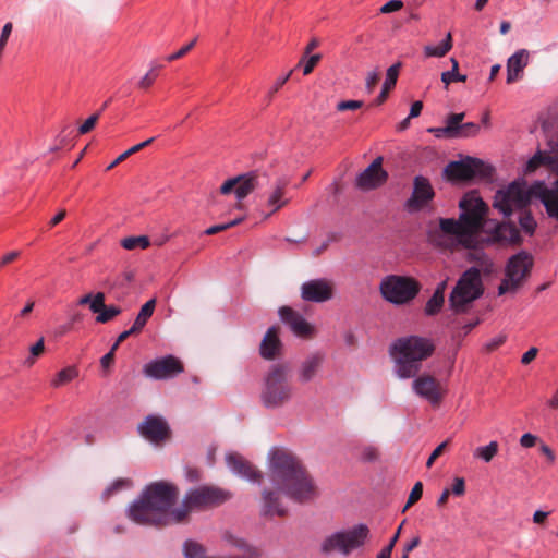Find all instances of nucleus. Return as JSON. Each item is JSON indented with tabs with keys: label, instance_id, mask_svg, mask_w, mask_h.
<instances>
[{
	"label": "nucleus",
	"instance_id": "nucleus-1",
	"mask_svg": "<svg viewBox=\"0 0 558 558\" xmlns=\"http://www.w3.org/2000/svg\"><path fill=\"white\" fill-rule=\"evenodd\" d=\"M268 476L274 486L262 490L263 517L287 515L282 495L296 502L310 501L317 495L314 481L302 461L287 449L277 448L270 452Z\"/></svg>",
	"mask_w": 558,
	"mask_h": 558
},
{
	"label": "nucleus",
	"instance_id": "nucleus-2",
	"mask_svg": "<svg viewBox=\"0 0 558 558\" xmlns=\"http://www.w3.org/2000/svg\"><path fill=\"white\" fill-rule=\"evenodd\" d=\"M461 209L459 219L440 218L439 226L429 228L428 241L438 247L454 248L462 245L473 248L477 243V234L484 229L488 206L472 191L466 193L459 202Z\"/></svg>",
	"mask_w": 558,
	"mask_h": 558
},
{
	"label": "nucleus",
	"instance_id": "nucleus-3",
	"mask_svg": "<svg viewBox=\"0 0 558 558\" xmlns=\"http://www.w3.org/2000/svg\"><path fill=\"white\" fill-rule=\"evenodd\" d=\"M179 494V487L172 483L153 482L129 505L126 517L143 526L163 527L182 523L186 520V509H182V505L173 508Z\"/></svg>",
	"mask_w": 558,
	"mask_h": 558
},
{
	"label": "nucleus",
	"instance_id": "nucleus-4",
	"mask_svg": "<svg viewBox=\"0 0 558 558\" xmlns=\"http://www.w3.org/2000/svg\"><path fill=\"white\" fill-rule=\"evenodd\" d=\"M434 351L435 344L430 339L418 336L399 338L390 349L396 375L401 379L413 378L420 373L422 362Z\"/></svg>",
	"mask_w": 558,
	"mask_h": 558
},
{
	"label": "nucleus",
	"instance_id": "nucleus-5",
	"mask_svg": "<svg viewBox=\"0 0 558 558\" xmlns=\"http://www.w3.org/2000/svg\"><path fill=\"white\" fill-rule=\"evenodd\" d=\"M294 396L290 366L277 363L269 367L263 377L259 391L260 404L267 410L286 407Z\"/></svg>",
	"mask_w": 558,
	"mask_h": 558
},
{
	"label": "nucleus",
	"instance_id": "nucleus-6",
	"mask_svg": "<svg viewBox=\"0 0 558 558\" xmlns=\"http://www.w3.org/2000/svg\"><path fill=\"white\" fill-rule=\"evenodd\" d=\"M484 292L481 271L476 267L465 270L450 293L449 305L454 313H464Z\"/></svg>",
	"mask_w": 558,
	"mask_h": 558
},
{
	"label": "nucleus",
	"instance_id": "nucleus-7",
	"mask_svg": "<svg viewBox=\"0 0 558 558\" xmlns=\"http://www.w3.org/2000/svg\"><path fill=\"white\" fill-rule=\"evenodd\" d=\"M232 493L215 485H202L190 489L183 500L182 509H186V518L192 510L216 508L232 498Z\"/></svg>",
	"mask_w": 558,
	"mask_h": 558
},
{
	"label": "nucleus",
	"instance_id": "nucleus-8",
	"mask_svg": "<svg viewBox=\"0 0 558 558\" xmlns=\"http://www.w3.org/2000/svg\"><path fill=\"white\" fill-rule=\"evenodd\" d=\"M420 290L421 284L416 279L398 275L386 276L379 286L381 296L396 305L409 303L418 294Z\"/></svg>",
	"mask_w": 558,
	"mask_h": 558
},
{
	"label": "nucleus",
	"instance_id": "nucleus-9",
	"mask_svg": "<svg viewBox=\"0 0 558 558\" xmlns=\"http://www.w3.org/2000/svg\"><path fill=\"white\" fill-rule=\"evenodd\" d=\"M534 260L530 253L521 251L511 256L506 265L505 278L498 287L500 295L515 292L529 278Z\"/></svg>",
	"mask_w": 558,
	"mask_h": 558
},
{
	"label": "nucleus",
	"instance_id": "nucleus-10",
	"mask_svg": "<svg viewBox=\"0 0 558 558\" xmlns=\"http://www.w3.org/2000/svg\"><path fill=\"white\" fill-rule=\"evenodd\" d=\"M369 533L365 524H359L351 530L337 532L326 537L320 550L324 554L340 553L348 556L352 550L363 546Z\"/></svg>",
	"mask_w": 558,
	"mask_h": 558
},
{
	"label": "nucleus",
	"instance_id": "nucleus-11",
	"mask_svg": "<svg viewBox=\"0 0 558 558\" xmlns=\"http://www.w3.org/2000/svg\"><path fill=\"white\" fill-rule=\"evenodd\" d=\"M492 174V168L476 158H466L461 161H451L445 168V175L451 181H464L473 178H488Z\"/></svg>",
	"mask_w": 558,
	"mask_h": 558
},
{
	"label": "nucleus",
	"instance_id": "nucleus-12",
	"mask_svg": "<svg viewBox=\"0 0 558 558\" xmlns=\"http://www.w3.org/2000/svg\"><path fill=\"white\" fill-rule=\"evenodd\" d=\"M263 178H266V173L258 170L236 175L222 183L220 193L228 195L233 192L236 198L242 201L262 185Z\"/></svg>",
	"mask_w": 558,
	"mask_h": 558
},
{
	"label": "nucleus",
	"instance_id": "nucleus-13",
	"mask_svg": "<svg viewBox=\"0 0 558 558\" xmlns=\"http://www.w3.org/2000/svg\"><path fill=\"white\" fill-rule=\"evenodd\" d=\"M412 381L413 391L421 398L427 400L432 405H439L442 401L446 389L441 383L430 374L414 376Z\"/></svg>",
	"mask_w": 558,
	"mask_h": 558
},
{
	"label": "nucleus",
	"instance_id": "nucleus-14",
	"mask_svg": "<svg viewBox=\"0 0 558 558\" xmlns=\"http://www.w3.org/2000/svg\"><path fill=\"white\" fill-rule=\"evenodd\" d=\"M183 364L173 355L154 360L143 367L146 377L161 380L173 378L183 372Z\"/></svg>",
	"mask_w": 558,
	"mask_h": 558
},
{
	"label": "nucleus",
	"instance_id": "nucleus-15",
	"mask_svg": "<svg viewBox=\"0 0 558 558\" xmlns=\"http://www.w3.org/2000/svg\"><path fill=\"white\" fill-rule=\"evenodd\" d=\"M485 233L483 243L486 245H518L522 241L519 229L512 222H498L493 229H485Z\"/></svg>",
	"mask_w": 558,
	"mask_h": 558
},
{
	"label": "nucleus",
	"instance_id": "nucleus-16",
	"mask_svg": "<svg viewBox=\"0 0 558 558\" xmlns=\"http://www.w3.org/2000/svg\"><path fill=\"white\" fill-rule=\"evenodd\" d=\"M388 173L383 169V157H377L356 178V186L362 191H371L386 183Z\"/></svg>",
	"mask_w": 558,
	"mask_h": 558
},
{
	"label": "nucleus",
	"instance_id": "nucleus-17",
	"mask_svg": "<svg viewBox=\"0 0 558 558\" xmlns=\"http://www.w3.org/2000/svg\"><path fill=\"white\" fill-rule=\"evenodd\" d=\"M435 196L429 180L422 175H416L413 180V192L407 201L405 207L409 211H418L423 209Z\"/></svg>",
	"mask_w": 558,
	"mask_h": 558
},
{
	"label": "nucleus",
	"instance_id": "nucleus-18",
	"mask_svg": "<svg viewBox=\"0 0 558 558\" xmlns=\"http://www.w3.org/2000/svg\"><path fill=\"white\" fill-rule=\"evenodd\" d=\"M333 295L332 283L326 279H314L306 281L301 287V296L304 301L322 303L330 300Z\"/></svg>",
	"mask_w": 558,
	"mask_h": 558
},
{
	"label": "nucleus",
	"instance_id": "nucleus-19",
	"mask_svg": "<svg viewBox=\"0 0 558 558\" xmlns=\"http://www.w3.org/2000/svg\"><path fill=\"white\" fill-rule=\"evenodd\" d=\"M279 315L283 323H286L292 332L300 338H313L315 328L311 325L300 313L289 306H282L279 310Z\"/></svg>",
	"mask_w": 558,
	"mask_h": 558
},
{
	"label": "nucleus",
	"instance_id": "nucleus-20",
	"mask_svg": "<svg viewBox=\"0 0 558 558\" xmlns=\"http://www.w3.org/2000/svg\"><path fill=\"white\" fill-rule=\"evenodd\" d=\"M140 434L154 444H160L170 436L168 423L160 416L148 415L138 426Z\"/></svg>",
	"mask_w": 558,
	"mask_h": 558
},
{
	"label": "nucleus",
	"instance_id": "nucleus-21",
	"mask_svg": "<svg viewBox=\"0 0 558 558\" xmlns=\"http://www.w3.org/2000/svg\"><path fill=\"white\" fill-rule=\"evenodd\" d=\"M227 464L234 474L252 483H260L263 480V473L248 460L238 453H229L227 456Z\"/></svg>",
	"mask_w": 558,
	"mask_h": 558
},
{
	"label": "nucleus",
	"instance_id": "nucleus-22",
	"mask_svg": "<svg viewBox=\"0 0 558 558\" xmlns=\"http://www.w3.org/2000/svg\"><path fill=\"white\" fill-rule=\"evenodd\" d=\"M279 332L278 326H271L264 335L259 345V354L264 360L274 361L281 355L282 342Z\"/></svg>",
	"mask_w": 558,
	"mask_h": 558
},
{
	"label": "nucleus",
	"instance_id": "nucleus-23",
	"mask_svg": "<svg viewBox=\"0 0 558 558\" xmlns=\"http://www.w3.org/2000/svg\"><path fill=\"white\" fill-rule=\"evenodd\" d=\"M325 362V353L312 352L300 364L298 377L300 383L305 384L314 379Z\"/></svg>",
	"mask_w": 558,
	"mask_h": 558
},
{
	"label": "nucleus",
	"instance_id": "nucleus-24",
	"mask_svg": "<svg viewBox=\"0 0 558 558\" xmlns=\"http://www.w3.org/2000/svg\"><path fill=\"white\" fill-rule=\"evenodd\" d=\"M90 311L98 314L96 316V322L99 324H106L122 313V310L119 306H106L104 292L95 294L93 302H90Z\"/></svg>",
	"mask_w": 558,
	"mask_h": 558
},
{
	"label": "nucleus",
	"instance_id": "nucleus-25",
	"mask_svg": "<svg viewBox=\"0 0 558 558\" xmlns=\"http://www.w3.org/2000/svg\"><path fill=\"white\" fill-rule=\"evenodd\" d=\"M530 53L526 49L514 52L507 61V83L512 84L520 78V74L529 63Z\"/></svg>",
	"mask_w": 558,
	"mask_h": 558
},
{
	"label": "nucleus",
	"instance_id": "nucleus-26",
	"mask_svg": "<svg viewBox=\"0 0 558 558\" xmlns=\"http://www.w3.org/2000/svg\"><path fill=\"white\" fill-rule=\"evenodd\" d=\"M465 117L464 112L460 113H450L447 117L446 125L442 128H430L428 129L429 133H433L436 137H448L453 138V131H456V124L458 122H463Z\"/></svg>",
	"mask_w": 558,
	"mask_h": 558
},
{
	"label": "nucleus",
	"instance_id": "nucleus-27",
	"mask_svg": "<svg viewBox=\"0 0 558 558\" xmlns=\"http://www.w3.org/2000/svg\"><path fill=\"white\" fill-rule=\"evenodd\" d=\"M156 304L157 300L153 298L142 305L140 313L137 314L132 325V327H134L138 333H141L149 318L153 316L156 308Z\"/></svg>",
	"mask_w": 558,
	"mask_h": 558
},
{
	"label": "nucleus",
	"instance_id": "nucleus-28",
	"mask_svg": "<svg viewBox=\"0 0 558 558\" xmlns=\"http://www.w3.org/2000/svg\"><path fill=\"white\" fill-rule=\"evenodd\" d=\"M287 184L288 182L286 180H278L272 192L270 193L267 203L268 206L272 207V211H277L288 203V201L283 198Z\"/></svg>",
	"mask_w": 558,
	"mask_h": 558
},
{
	"label": "nucleus",
	"instance_id": "nucleus-29",
	"mask_svg": "<svg viewBox=\"0 0 558 558\" xmlns=\"http://www.w3.org/2000/svg\"><path fill=\"white\" fill-rule=\"evenodd\" d=\"M452 48V36L451 33H448L446 38L438 46L427 45L424 47V54L427 58H442L445 57Z\"/></svg>",
	"mask_w": 558,
	"mask_h": 558
},
{
	"label": "nucleus",
	"instance_id": "nucleus-30",
	"mask_svg": "<svg viewBox=\"0 0 558 558\" xmlns=\"http://www.w3.org/2000/svg\"><path fill=\"white\" fill-rule=\"evenodd\" d=\"M77 376H78L77 368L75 366H68V367L61 369L56 375L54 379H52V381H51V386L54 388H59L61 386L66 385L68 383H70L74 378H76Z\"/></svg>",
	"mask_w": 558,
	"mask_h": 558
},
{
	"label": "nucleus",
	"instance_id": "nucleus-31",
	"mask_svg": "<svg viewBox=\"0 0 558 558\" xmlns=\"http://www.w3.org/2000/svg\"><path fill=\"white\" fill-rule=\"evenodd\" d=\"M456 131H453V138H468L477 135L480 125L474 122H458L456 124Z\"/></svg>",
	"mask_w": 558,
	"mask_h": 558
},
{
	"label": "nucleus",
	"instance_id": "nucleus-32",
	"mask_svg": "<svg viewBox=\"0 0 558 558\" xmlns=\"http://www.w3.org/2000/svg\"><path fill=\"white\" fill-rule=\"evenodd\" d=\"M499 445L497 441H490L487 446L477 447L474 451V458L481 459L484 462H490L497 454Z\"/></svg>",
	"mask_w": 558,
	"mask_h": 558
},
{
	"label": "nucleus",
	"instance_id": "nucleus-33",
	"mask_svg": "<svg viewBox=\"0 0 558 558\" xmlns=\"http://www.w3.org/2000/svg\"><path fill=\"white\" fill-rule=\"evenodd\" d=\"M445 302V296L440 294V290L434 291L430 299L427 301L425 305V314L428 316H434L439 313Z\"/></svg>",
	"mask_w": 558,
	"mask_h": 558
},
{
	"label": "nucleus",
	"instance_id": "nucleus-34",
	"mask_svg": "<svg viewBox=\"0 0 558 558\" xmlns=\"http://www.w3.org/2000/svg\"><path fill=\"white\" fill-rule=\"evenodd\" d=\"M149 244V239L146 235L130 236L121 241L122 247L129 251L134 250L136 247L147 248Z\"/></svg>",
	"mask_w": 558,
	"mask_h": 558
},
{
	"label": "nucleus",
	"instance_id": "nucleus-35",
	"mask_svg": "<svg viewBox=\"0 0 558 558\" xmlns=\"http://www.w3.org/2000/svg\"><path fill=\"white\" fill-rule=\"evenodd\" d=\"M401 68H402L401 62H397V63L392 64L390 68H388L387 73H386V78H385V82L383 85L384 87H386L390 90L392 88H395Z\"/></svg>",
	"mask_w": 558,
	"mask_h": 558
},
{
	"label": "nucleus",
	"instance_id": "nucleus-36",
	"mask_svg": "<svg viewBox=\"0 0 558 558\" xmlns=\"http://www.w3.org/2000/svg\"><path fill=\"white\" fill-rule=\"evenodd\" d=\"M405 521H403L399 527L397 529L396 533L393 534V536L390 538L389 543L378 553L377 557L376 558H391V553L397 544V542L399 541L400 538V535H401V531H402V527H403V524H404Z\"/></svg>",
	"mask_w": 558,
	"mask_h": 558
},
{
	"label": "nucleus",
	"instance_id": "nucleus-37",
	"mask_svg": "<svg viewBox=\"0 0 558 558\" xmlns=\"http://www.w3.org/2000/svg\"><path fill=\"white\" fill-rule=\"evenodd\" d=\"M520 227L524 232L532 235L536 229V221L534 217L532 216L531 211L524 210L519 219Z\"/></svg>",
	"mask_w": 558,
	"mask_h": 558
},
{
	"label": "nucleus",
	"instance_id": "nucleus-38",
	"mask_svg": "<svg viewBox=\"0 0 558 558\" xmlns=\"http://www.w3.org/2000/svg\"><path fill=\"white\" fill-rule=\"evenodd\" d=\"M184 555L186 558H202L204 548L201 544L189 541L184 544Z\"/></svg>",
	"mask_w": 558,
	"mask_h": 558
},
{
	"label": "nucleus",
	"instance_id": "nucleus-39",
	"mask_svg": "<svg viewBox=\"0 0 558 558\" xmlns=\"http://www.w3.org/2000/svg\"><path fill=\"white\" fill-rule=\"evenodd\" d=\"M322 56L319 53L312 54L308 58H302L299 62V66L304 64L303 66V74L308 75L313 72L314 68L317 65V63L320 61Z\"/></svg>",
	"mask_w": 558,
	"mask_h": 558
},
{
	"label": "nucleus",
	"instance_id": "nucleus-40",
	"mask_svg": "<svg viewBox=\"0 0 558 558\" xmlns=\"http://www.w3.org/2000/svg\"><path fill=\"white\" fill-rule=\"evenodd\" d=\"M423 495V484L421 482H417L412 487V490L408 497L407 504L403 508V512L407 511L411 506L416 504Z\"/></svg>",
	"mask_w": 558,
	"mask_h": 558
},
{
	"label": "nucleus",
	"instance_id": "nucleus-41",
	"mask_svg": "<svg viewBox=\"0 0 558 558\" xmlns=\"http://www.w3.org/2000/svg\"><path fill=\"white\" fill-rule=\"evenodd\" d=\"M159 65H154L138 82V87L143 89H148L158 76Z\"/></svg>",
	"mask_w": 558,
	"mask_h": 558
},
{
	"label": "nucleus",
	"instance_id": "nucleus-42",
	"mask_svg": "<svg viewBox=\"0 0 558 558\" xmlns=\"http://www.w3.org/2000/svg\"><path fill=\"white\" fill-rule=\"evenodd\" d=\"M44 338H40L34 345L31 347V356L25 360V364L27 366H32L35 363V359L44 353Z\"/></svg>",
	"mask_w": 558,
	"mask_h": 558
},
{
	"label": "nucleus",
	"instance_id": "nucleus-43",
	"mask_svg": "<svg viewBox=\"0 0 558 558\" xmlns=\"http://www.w3.org/2000/svg\"><path fill=\"white\" fill-rule=\"evenodd\" d=\"M380 80V71L379 69H375L371 71L366 75L365 80V88L368 94H372Z\"/></svg>",
	"mask_w": 558,
	"mask_h": 558
},
{
	"label": "nucleus",
	"instance_id": "nucleus-44",
	"mask_svg": "<svg viewBox=\"0 0 558 558\" xmlns=\"http://www.w3.org/2000/svg\"><path fill=\"white\" fill-rule=\"evenodd\" d=\"M441 81L446 85H449L452 82H465L466 75L460 74L458 71L451 69L450 71L442 72Z\"/></svg>",
	"mask_w": 558,
	"mask_h": 558
},
{
	"label": "nucleus",
	"instance_id": "nucleus-45",
	"mask_svg": "<svg viewBox=\"0 0 558 558\" xmlns=\"http://www.w3.org/2000/svg\"><path fill=\"white\" fill-rule=\"evenodd\" d=\"M134 279V272L132 270L124 271L120 277H118L112 283H109L110 288L114 287H123Z\"/></svg>",
	"mask_w": 558,
	"mask_h": 558
},
{
	"label": "nucleus",
	"instance_id": "nucleus-46",
	"mask_svg": "<svg viewBox=\"0 0 558 558\" xmlns=\"http://www.w3.org/2000/svg\"><path fill=\"white\" fill-rule=\"evenodd\" d=\"M403 8V2L401 0H390L385 3L380 9V13L389 14L396 11H399Z\"/></svg>",
	"mask_w": 558,
	"mask_h": 558
},
{
	"label": "nucleus",
	"instance_id": "nucleus-47",
	"mask_svg": "<svg viewBox=\"0 0 558 558\" xmlns=\"http://www.w3.org/2000/svg\"><path fill=\"white\" fill-rule=\"evenodd\" d=\"M99 116H100V113L98 112V113L90 116L87 120H85V122L78 128L80 134H86V133L90 132L95 128V125L99 119Z\"/></svg>",
	"mask_w": 558,
	"mask_h": 558
},
{
	"label": "nucleus",
	"instance_id": "nucleus-48",
	"mask_svg": "<svg viewBox=\"0 0 558 558\" xmlns=\"http://www.w3.org/2000/svg\"><path fill=\"white\" fill-rule=\"evenodd\" d=\"M363 107V101L361 100H343L338 102L337 110L345 111V110H356Z\"/></svg>",
	"mask_w": 558,
	"mask_h": 558
},
{
	"label": "nucleus",
	"instance_id": "nucleus-49",
	"mask_svg": "<svg viewBox=\"0 0 558 558\" xmlns=\"http://www.w3.org/2000/svg\"><path fill=\"white\" fill-rule=\"evenodd\" d=\"M448 444H449V439L445 440L444 442H441L439 446H437L435 448V450L432 452V454L429 456V458L426 462L427 468H430L433 465V463L435 462V460L438 459L444 453V451L448 447Z\"/></svg>",
	"mask_w": 558,
	"mask_h": 558
},
{
	"label": "nucleus",
	"instance_id": "nucleus-50",
	"mask_svg": "<svg viewBox=\"0 0 558 558\" xmlns=\"http://www.w3.org/2000/svg\"><path fill=\"white\" fill-rule=\"evenodd\" d=\"M195 43H196V39H193L192 41H190L187 45L182 47L177 52L168 56L167 61L172 62L174 60H178V59L184 57L194 47Z\"/></svg>",
	"mask_w": 558,
	"mask_h": 558
},
{
	"label": "nucleus",
	"instance_id": "nucleus-51",
	"mask_svg": "<svg viewBox=\"0 0 558 558\" xmlns=\"http://www.w3.org/2000/svg\"><path fill=\"white\" fill-rule=\"evenodd\" d=\"M136 335H138V332H137V330H136L134 327H131L130 329H128V330H125V331L121 332V333L118 336V338H117L116 342H114V343H113V345H112V351H116V350L119 348V345H120L123 341H125L129 337H131V336H136Z\"/></svg>",
	"mask_w": 558,
	"mask_h": 558
},
{
	"label": "nucleus",
	"instance_id": "nucleus-52",
	"mask_svg": "<svg viewBox=\"0 0 558 558\" xmlns=\"http://www.w3.org/2000/svg\"><path fill=\"white\" fill-rule=\"evenodd\" d=\"M450 493L456 496H462L465 493V482L462 477H456L451 487Z\"/></svg>",
	"mask_w": 558,
	"mask_h": 558
},
{
	"label": "nucleus",
	"instance_id": "nucleus-53",
	"mask_svg": "<svg viewBox=\"0 0 558 558\" xmlns=\"http://www.w3.org/2000/svg\"><path fill=\"white\" fill-rule=\"evenodd\" d=\"M506 341V336L505 335H499L498 337L492 339L490 341H488L485 345V349L487 352H493L495 351L497 348H499L501 344H504Z\"/></svg>",
	"mask_w": 558,
	"mask_h": 558
},
{
	"label": "nucleus",
	"instance_id": "nucleus-54",
	"mask_svg": "<svg viewBox=\"0 0 558 558\" xmlns=\"http://www.w3.org/2000/svg\"><path fill=\"white\" fill-rule=\"evenodd\" d=\"M292 71H290L287 75L279 77L275 85L269 90V100L271 97L287 83V81L290 78Z\"/></svg>",
	"mask_w": 558,
	"mask_h": 558
},
{
	"label": "nucleus",
	"instance_id": "nucleus-55",
	"mask_svg": "<svg viewBox=\"0 0 558 558\" xmlns=\"http://www.w3.org/2000/svg\"><path fill=\"white\" fill-rule=\"evenodd\" d=\"M155 141V137H150L140 144H136L134 146H132L131 148H129L126 151V154L130 156L141 151L142 149H144L145 147L149 146L153 142Z\"/></svg>",
	"mask_w": 558,
	"mask_h": 558
},
{
	"label": "nucleus",
	"instance_id": "nucleus-56",
	"mask_svg": "<svg viewBox=\"0 0 558 558\" xmlns=\"http://www.w3.org/2000/svg\"><path fill=\"white\" fill-rule=\"evenodd\" d=\"M420 544H421V537L418 535H415L403 545L402 551H405V554H410L412 550H414L416 547H418Z\"/></svg>",
	"mask_w": 558,
	"mask_h": 558
},
{
	"label": "nucleus",
	"instance_id": "nucleus-57",
	"mask_svg": "<svg viewBox=\"0 0 558 558\" xmlns=\"http://www.w3.org/2000/svg\"><path fill=\"white\" fill-rule=\"evenodd\" d=\"M538 353V349L535 347L530 348L521 357V363L524 365L530 364Z\"/></svg>",
	"mask_w": 558,
	"mask_h": 558
},
{
	"label": "nucleus",
	"instance_id": "nucleus-58",
	"mask_svg": "<svg viewBox=\"0 0 558 558\" xmlns=\"http://www.w3.org/2000/svg\"><path fill=\"white\" fill-rule=\"evenodd\" d=\"M536 440H537V437L530 434V433H526L524 435L521 436L520 438V445L524 448H531L533 447L535 444H536Z\"/></svg>",
	"mask_w": 558,
	"mask_h": 558
},
{
	"label": "nucleus",
	"instance_id": "nucleus-59",
	"mask_svg": "<svg viewBox=\"0 0 558 558\" xmlns=\"http://www.w3.org/2000/svg\"><path fill=\"white\" fill-rule=\"evenodd\" d=\"M114 352L116 351H112V348H111L110 351L101 357L100 363H101L102 368L107 369L112 365V363L114 361Z\"/></svg>",
	"mask_w": 558,
	"mask_h": 558
},
{
	"label": "nucleus",
	"instance_id": "nucleus-60",
	"mask_svg": "<svg viewBox=\"0 0 558 558\" xmlns=\"http://www.w3.org/2000/svg\"><path fill=\"white\" fill-rule=\"evenodd\" d=\"M186 478L194 483L202 480V472L198 469L195 468H189L186 470Z\"/></svg>",
	"mask_w": 558,
	"mask_h": 558
},
{
	"label": "nucleus",
	"instance_id": "nucleus-61",
	"mask_svg": "<svg viewBox=\"0 0 558 558\" xmlns=\"http://www.w3.org/2000/svg\"><path fill=\"white\" fill-rule=\"evenodd\" d=\"M129 485V481L128 480H117L114 483H112V485L110 487H108V489L106 490V493L108 495L114 493V492H118L119 489L123 488V487H126Z\"/></svg>",
	"mask_w": 558,
	"mask_h": 558
},
{
	"label": "nucleus",
	"instance_id": "nucleus-62",
	"mask_svg": "<svg viewBox=\"0 0 558 558\" xmlns=\"http://www.w3.org/2000/svg\"><path fill=\"white\" fill-rule=\"evenodd\" d=\"M20 256V252L19 251H13V252H10L8 253L7 255H4L0 262V267L1 266H5L12 262H14L17 257Z\"/></svg>",
	"mask_w": 558,
	"mask_h": 558
},
{
	"label": "nucleus",
	"instance_id": "nucleus-63",
	"mask_svg": "<svg viewBox=\"0 0 558 558\" xmlns=\"http://www.w3.org/2000/svg\"><path fill=\"white\" fill-rule=\"evenodd\" d=\"M422 109H423V102L422 101H414L411 106V109H410V118H416L421 114L422 112Z\"/></svg>",
	"mask_w": 558,
	"mask_h": 558
},
{
	"label": "nucleus",
	"instance_id": "nucleus-64",
	"mask_svg": "<svg viewBox=\"0 0 558 558\" xmlns=\"http://www.w3.org/2000/svg\"><path fill=\"white\" fill-rule=\"evenodd\" d=\"M378 456V451L376 448L367 447L363 450V457L365 460L372 461L375 460Z\"/></svg>",
	"mask_w": 558,
	"mask_h": 558
}]
</instances>
